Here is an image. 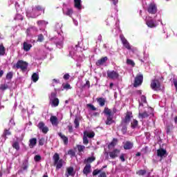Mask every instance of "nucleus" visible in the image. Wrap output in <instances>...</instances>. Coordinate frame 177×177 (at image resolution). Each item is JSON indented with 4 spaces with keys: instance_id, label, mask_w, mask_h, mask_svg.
Returning a JSON list of instances; mask_svg holds the SVG:
<instances>
[{
    "instance_id": "obj_1",
    "label": "nucleus",
    "mask_w": 177,
    "mask_h": 177,
    "mask_svg": "<svg viewBox=\"0 0 177 177\" xmlns=\"http://www.w3.org/2000/svg\"><path fill=\"white\" fill-rule=\"evenodd\" d=\"M15 67L17 69L19 68L22 73H26V71H27V68H28V64L26 61L18 60L12 68H15Z\"/></svg>"
},
{
    "instance_id": "obj_2",
    "label": "nucleus",
    "mask_w": 177,
    "mask_h": 177,
    "mask_svg": "<svg viewBox=\"0 0 177 177\" xmlns=\"http://www.w3.org/2000/svg\"><path fill=\"white\" fill-rule=\"evenodd\" d=\"M54 165H56V169H60L63 167V159H60V155L55 153L53 156Z\"/></svg>"
},
{
    "instance_id": "obj_3",
    "label": "nucleus",
    "mask_w": 177,
    "mask_h": 177,
    "mask_svg": "<svg viewBox=\"0 0 177 177\" xmlns=\"http://www.w3.org/2000/svg\"><path fill=\"white\" fill-rule=\"evenodd\" d=\"M104 114H106V120L105 121L106 125H111V124H114V120L111 117V110L107 107H105L104 109Z\"/></svg>"
},
{
    "instance_id": "obj_4",
    "label": "nucleus",
    "mask_w": 177,
    "mask_h": 177,
    "mask_svg": "<svg viewBox=\"0 0 177 177\" xmlns=\"http://www.w3.org/2000/svg\"><path fill=\"white\" fill-rule=\"evenodd\" d=\"M143 84V75L138 74L134 80L133 86L134 88H138V86H140Z\"/></svg>"
},
{
    "instance_id": "obj_5",
    "label": "nucleus",
    "mask_w": 177,
    "mask_h": 177,
    "mask_svg": "<svg viewBox=\"0 0 177 177\" xmlns=\"http://www.w3.org/2000/svg\"><path fill=\"white\" fill-rule=\"evenodd\" d=\"M106 75L109 80H117L120 77V73L117 71H107Z\"/></svg>"
},
{
    "instance_id": "obj_6",
    "label": "nucleus",
    "mask_w": 177,
    "mask_h": 177,
    "mask_svg": "<svg viewBox=\"0 0 177 177\" xmlns=\"http://www.w3.org/2000/svg\"><path fill=\"white\" fill-rule=\"evenodd\" d=\"M151 88L153 91H161V83L158 80H153L151 82Z\"/></svg>"
},
{
    "instance_id": "obj_7",
    "label": "nucleus",
    "mask_w": 177,
    "mask_h": 177,
    "mask_svg": "<svg viewBox=\"0 0 177 177\" xmlns=\"http://www.w3.org/2000/svg\"><path fill=\"white\" fill-rule=\"evenodd\" d=\"M147 12L150 15H156L157 13V6L155 3H150L147 8Z\"/></svg>"
},
{
    "instance_id": "obj_8",
    "label": "nucleus",
    "mask_w": 177,
    "mask_h": 177,
    "mask_svg": "<svg viewBox=\"0 0 177 177\" xmlns=\"http://www.w3.org/2000/svg\"><path fill=\"white\" fill-rule=\"evenodd\" d=\"M120 38L124 48H126V49H128V50H131V44H129V42H128V40L125 39V37L124 36V35H120Z\"/></svg>"
},
{
    "instance_id": "obj_9",
    "label": "nucleus",
    "mask_w": 177,
    "mask_h": 177,
    "mask_svg": "<svg viewBox=\"0 0 177 177\" xmlns=\"http://www.w3.org/2000/svg\"><path fill=\"white\" fill-rule=\"evenodd\" d=\"M37 127L43 133L46 134L47 132H49V128L45 126V123L44 122H39L37 124Z\"/></svg>"
},
{
    "instance_id": "obj_10",
    "label": "nucleus",
    "mask_w": 177,
    "mask_h": 177,
    "mask_svg": "<svg viewBox=\"0 0 177 177\" xmlns=\"http://www.w3.org/2000/svg\"><path fill=\"white\" fill-rule=\"evenodd\" d=\"M132 112L127 111L124 117V119L123 120V122L124 124H129V122H131V119L132 118Z\"/></svg>"
},
{
    "instance_id": "obj_11",
    "label": "nucleus",
    "mask_w": 177,
    "mask_h": 177,
    "mask_svg": "<svg viewBox=\"0 0 177 177\" xmlns=\"http://www.w3.org/2000/svg\"><path fill=\"white\" fill-rule=\"evenodd\" d=\"M109 154V157H111L112 160H114V158H117V157H118V154H120V150L118 149H115L112 151H110Z\"/></svg>"
},
{
    "instance_id": "obj_12",
    "label": "nucleus",
    "mask_w": 177,
    "mask_h": 177,
    "mask_svg": "<svg viewBox=\"0 0 177 177\" xmlns=\"http://www.w3.org/2000/svg\"><path fill=\"white\" fill-rule=\"evenodd\" d=\"M146 24L149 27V28H155V27H157V25H156V21L151 18L148 19L146 21Z\"/></svg>"
},
{
    "instance_id": "obj_13",
    "label": "nucleus",
    "mask_w": 177,
    "mask_h": 177,
    "mask_svg": "<svg viewBox=\"0 0 177 177\" xmlns=\"http://www.w3.org/2000/svg\"><path fill=\"white\" fill-rule=\"evenodd\" d=\"M58 136L61 138L62 140L64 142V145H68V137L64 136L62 133H58Z\"/></svg>"
},
{
    "instance_id": "obj_14",
    "label": "nucleus",
    "mask_w": 177,
    "mask_h": 177,
    "mask_svg": "<svg viewBox=\"0 0 177 177\" xmlns=\"http://www.w3.org/2000/svg\"><path fill=\"white\" fill-rule=\"evenodd\" d=\"M91 164H86L83 169V174L86 175V176H88V174H91Z\"/></svg>"
},
{
    "instance_id": "obj_15",
    "label": "nucleus",
    "mask_w": 177,
    "mask_h": 177,
    "mask_svg": "<svg viewBox=\"0 0 177 177\" xmlns=\"http://www.w3.org/2000/svg\"><path fill=\"white\" fill-rule=\"evenodd\" d=\"M167 155V150L164 149H159L157 150V156L158 157H160V158H162L164 156Z\"/></svg>"
},
{
    "instance_id": "obj_16",
    "label": "nucleus",
    "mask_w": 177,
    "mask_h": 177,
    "mask_svg": "<svg viewBox=\"0 0 177 177\" xmlns=\"http://www.w3.org/2000/svg\"><path fill=\"white\" fill-rule=\"evenodd\" d=\"M32 12H43V15H45V8L42 7V6L37 5L32 8Z\"/></svg>"
},
{
    "instance_id": "obj_17",
    "label": "nucleus",
    "mask_w": 177,
    "mask_h": 177,
    "mask_svg": "<svg viewBox=\"0 0 177 177\" xmlns=\"http://www.w3.org/2000/svg\"><path fill=\"white\" fill-rule=\"evenodd\" d=\"M124 150H131L133 147V142L131 141H127L123 146Z\"/></svg>"
},
{
    "instance_id": "obj_18",
    "label": "nucleus",
    "mask_w": 177,
    "mask_h": 177,
    "mask_svg": "<svg viewBox=\"0 0 177 177\" xmlns=\"http://www.w3.org/2000/svg\"><path fill=\"white\" fill-rule=\"evenodd\" d=\"M37 146V139L35 138H30L29 140V147L30 149H34Z\"/></svg>"
},
{
    "instance_id": "obj_19",
    "label": "nucleus",
    "mask_w": 177,
    "mask_h": 177,
    "mask_svg": "<svg viewBox=\"0 0 177 177\" xmlns=\"http://www.w3.org/2000/svg\"><path fill=\"white\" fill-rule=\"evenodd\" d=\"M107 57H102L101 59H98L95 64L96 66H102V64H104V63H106V62H107Z\"/></svg>"
},
{
    "instance_id": "obj_20",
    "label": "nucleus",
    "mask_w": 177,
    "mask_h": 177,
    "mask_svg": "<svg viewBox=\"0 0 177 177\" xmlns=\"http://www.w3.org/2000/svg\"><path fill=\"white\" fill-rule=\"evenodd\" d=\"M96 100L100 107H103L104 106V104H106V99L104 97H97L96 98Z\"/></svg>"
},
{
    "instance_id": "obj_21",
    "label": "nucleus",
    "mask_w": 177,
    "mask_h": 177,
    "mask_svg": "<svg viewBox=\"0 0 177 177\" xmlns=\"http://www.w3.org/2000/svg\"><path fill=\"white\" fill-rule=\"evenodd\" d=\"M104 168H107V165H104L102 167V168L101 169H95L93 171V176H96L97 175H99V174H102V171H103V169H104Z\"/></svg>"
},
{
    "instance_id": "obj_22",
    "label": "nucleus",
    "mask_w": 177,
    "mask_h": 177,
    "mask_svg": "<svg viewBox=\"0 0 177 177\" xmlns=\"http://www.w3.org/2000/svg\"><path fill=\"white\" fill-rule=\"evenodd\" d=\"M117 143H118V139L113 138L111 143L108 145V149H113V147H115Z\"/></svg>"
},
{
    "instance_id": "obj_23",
    "label": "nucleus",
    "mask_w": 177,
    "mask_h": 177,
    "mask_svg": "<svg viewBox=\"0 0 177 177\" xmlns=\"http://www.w3.org/2000/svg\"><path fill=\"white\" fill-rule=\"evenodd\" d=\"M66 171H67V173H68V174H66V177L74 176V174H73L74 167H68L66 169Z\"/></svg>"
},
{
    "instance_id": "obj_24",
    "label": "nucleus",
    "mask_w": 177,
    "mask_h": 177,
    "mask_svg": "<svg viewBox=\"0 0 177 177\" xmlns=\"http://www.w3.org/2000/svg\"><path fill=\"white\" fill-rule=\"evenodd\" d=\"M31 48H32V45H31V44H28L26 41L24 42V50H25V52H28Z\"/></svg>"
},
{
    "instance_id": "obj_25",
    "label": "nucleus",
    "mask_w": 177,
    "mask_h": 177,
    "mask_svg": "<svg viewBox=\"0 0 177 177\" xmlns=\"http://www.w3.org/2000/svg\"><path fill=\"white\" fill-rule=\"evenodd\" d=\"M74 6L76 9L81 10L82 9V6L81 5V0H74Z\"/></svg>"
},
{
    "instance_id": "obj_26",
    "label": "nucleus",
    "mask_w": 177,
    "mask_h": 177,
    "mask_svg": "<svg viewBox=\"0 0 177 177\" xmlns=\"http://www.w3.org/2000/svg\"><path fill=\"white\" fill-rule=\"evenodd\" d=\"M84 136L86 138H89V139H92V138H95V132L92 131L91 133L85 131H84Z\"/></svg>"
},
{
    "instance_id": "obj_27",
    "label": "nucleus",
    "mask_w": 177,
    "mask_h": 177,
    "mask_svg": "<svg viewBox=\"0 0 177 177\" xmlns=\"http://www.w3.org/2000/svg\"><path fill=\"white\" fill-rule=\"evenodd\" d=\"M96 160V158L95 156L88 157L87 159L84 160V164H91V162H93Z\"/></svg>"
},
{
    "instance_id": "obj_28",
    "label": "nucleus",
    "mask_w": 177,
    "mask_h": 177,
    "mask_svg": "<svg viewBox=\"0 0 177 177\" xmlns=\"http://www.w3.org/2000/svg\"><path fill=\"white\" fill-rule=\"evenodd\" d=\"M6 52V48L3 46V44H0V56H5V53Z\"/></svg>"
},
{
    "instance_id": "obj_29",
    "label": "nucleus",
    "mask_w": 177,
    "mask_h": 177,
    "mask_svg": "<svg viewBox=\"0 0 177 177\" xmlns=\"http://www.w3.org/2000/svg\"><path fill=\"white\" fill-rule=\"evenodd\" d=\"M50 121L52 124V125H57V117L56 116H51L50 118Z\"/></svg>"
},
{
    "instance_id": "obj_30",
    "label": "nucleus",
    "mask_w": 177,
    "mask_h": 177,
    "mask_svg": "<svg viewBox=\"0 0 177 177\" xmlns=\"http://www.w3.org/2000/svg\"><path fill=\"white\" fill-rule=\"evenodd\" d=\"M37 26L39 27H45L46 26V24H48V23L46 21H45L44 20H39L37 21Z\"/></svg>"
},
{
    "instance_id": "obj_31",
    "label": "nucleus",
    "mask_w": 177,
    "mask_h": 177,
    "mask_svg": "<svg viewBox=\"0 0 177 177\" xmlns=\"http://www.w3.org/2000/svg\"><path fill=\"white\" fill-rule=\"evenodd\" d=\"M38 80H39V76L38 75V73H34L32 75V81H33V82H37Z\"/></svg>"
},
{
    "instance_id": "obj_32",
    "label": "nucleus",
    "mask_w": 177,
    "mask_h": 177,
    "mask_svg": "<svg viewBox=\"0 0 177 177\" xmlns=\"http://www.w3.org/2000/svg\"><path fill=\"white\" fill-rule=\"evenodd\" d=\"M12 147L13 149H15L17 151H19L20 150V145L19 144V142L15 141L12 143Z\"/></svg>"
},
{
    "instance_id": "obj_33",
    "label": "nucleus",
    "mask_w": 177,
    "mask_h": 177,
    "mask_svg": "<svg viewBox=\"0 0 177 177\" xmlns=\"http://www.w3.org/2000/svg\"><path fill=\"white\" fill-rule=\"evenodd\" d=\"M139 118H147L149 117V113L145 111L143 113H140L138 114Z\"/></svg>"
},
{
    "instance_id": "obj_34",
    "label": "nucleus",
    "mask_w": 177,
    "mask_h": 177,
    "mask_svg": "<svg viewBox=\"0 0 177 177\" xmlns=\"http://www.w3.org/2000/svg\"><path fill=\"white\" fill-rule=\"evenodd\" d=\"M59 98L53 99L52 104L53 106H54V107H57V106H59Z\"/></svg>"
},
{
    "instance_id": "obj_35",
    "label": "nucleus",
    "mask_w": 177,
    "mask_h": 177,
    "mask_svg": "<svg viewBox=\"0 0 177 177\" xmlns=\"http://www.w3.org/2000/svg\"><path fill=\"white\" fill-rule=\"evenodd\" d=\"M174 129V125L173 124H169L166 127V132L168 134L171 133V131Z\"/></svg>"
},
{
    "instance_id": "obj_36",
    "label": "nucleus",
    "mask_w": 177,
    "mask_h": 177,
    "mask_svg": "<svg viewBox=\"0 0 177 177\" xmlns=\"http://www.w3.org/2000/svg\"><path fill=\"white\" fill-rule=\"evenodd\" d=\"M6 89H9V85L7 84H1L0 85V91H6Z\"/></svg>"
},
{
    "instance_id": "obj_37",
    "label": "nucleus",
    "mask_w": 177,
    "mask_h": 177,
    "mask_svg": "<svg viewBox=\"0 0 177 177\" xmlns=\"http://www.w3.org/2000/svg\"><path fill=\"white\" fill-rule=\"evenodd\" d=\"M73 13H74L73 8H67V10H66L65 15L66 16H69L70 17H71V15H73Z\"/></svg>"
},
{
    "instance_id": "obj_38",
    "label": "nucleus",
    "mask_w": 177,
    "mask_h": 177,
    "mask_svg": "<svg viewBox=\"0 0 177 177\" xmlns=\"http://www.w3.org/2000/svg\"><path fill=\"white\" fill-rule=\"evenodd\" d=\"M127 64H128V66H131V67H135V65H136L135 62L129 59H127Z\"/></svg>"
},
{
    "instance_id": "obj_39",
    "label": "nucleus",
    "mask_w": 177,
    "mask_h": 177,
    "mask_svg": "<svg viewBox=\"0 0 177 177\" xmlns=\"http://www.w3.org/2000/svg\"><path fill=\"white\" fill-rule=\"evenodd\" d=\"M138 120H133V122L131 123V128L133 129H135V128H136V127H138Z\"/></svg>"
},
{
    "instance_id": "obj_40",
    "label": "nucleus",
    "mask_w": 177,
    "mask_h": 177,
    "mask_svg": "<svg viewBox=\"0 0 177 177\" xmlns=\"http://www.w3.org/2000/svg\"><path fill=\"white\" fill-rule=\"evenodd\" d=\"M44 39H45V37H44V35L39 34V35L37 36V42H44Z\"/></svg>"
},
{
    "instance_id": "obj_41",
    "label": "nucleus",
    "mask_w": 177,
    "mask_h": 177,
    "mask_svg": "<svg viewBox=\"0 0 177 177\" xmlns=\"http://www.w3.org/2000/svg\"><path fill=\"white\" fill-rule=\"evenodd\" d=\"M75 128H78L80 127V119L76 118L74 120Z\"/></svg>"
},
{
    "instance_id": "obj_42",
    "label": "nucleus",
    "mask_w": 177,
    "mask_h": 177,
    "mask_svg": "<svg viewBox=\"0 0 177 177\" xmlns=\"http://www.w3.org/2000/svg\"><path fill=\"white\" fill-rule=\"evenodd\" d=\"M77 150L79 153H81L85 150V146L84 145H77Z\"/></svg>"
},
{
    "instance_id": "obj_43",
    "label": "nucleus",
    "mask_w": 177,
    "mask_h": 177,
    "mask_svg": "<svg viewBox=\"0 0 177 177\" xmlns=\"http://www.w3.org/2000/svg\"><path fill=\"white\" fill-rule=\"evenodd\" d=\"M137 174L140 175V176H143L146 175V170L140 169L137 172Z\"/></svg>"
},
{
    "instance_id": "obj_44",
    "label": "nucleus",
    "mask_w": 177,
    "mask_h": 177,
    "mask_svg": "<svg viewBox=\"0 0 177 177\" xmlns=\"http://www.w3.org/2000/svg\"><path fill=\"white\" fill-rule=\"evenodd\" d=\"M34 160H35V161L36 162H39V161H40L41 160H42V158L41 157L40 155H36V156H35V157H34Z\"/></svg>"
},
{
    "instance_id": "obj_45",
    "label": "nucleus",
    "mask_w": 177,
    "mask_h": 177,
    "mask_svg": "<svg viewBox=\"0 0 177 177\" xmlns=\"http://www.w3.org/2000/svg\"><path fill=\"white\" fill-rule=\"evenodd\" d=\"M11 135V133L9 130L8 129H5L4 130V132H3V136H4L5 138H6V136H9Z\"/></svg>"
},
{
    "instance_id": "obj_46",
    "label": "nucleus",
    "mask_w": 177,
    "mask_h": 177,
    "mask_svg": "<svg viewBox=\"0 0 177 177\" xmlns=\"http://www.w3.org/2000/svg\"><path fill=\"white\" fill-rule=\"evenodd\" d=\"M13 78V73L9 72L6 75V79L7 80H12Z\"/></svg>"
},
{
    "instance_id": "obj_47",
    "label": "nucleus",
    "mask_w": 177,
    "mask_h": 177,
    "mask_svg": "<svg viewBox=\"0 0 177 177\" xmlns=\"http://www.w3.org/2000/svg\"><path fill=\"white\" fill-rule=\"evenodd\" d=\"M45 145V138H41L39 139V146H44Z\"/></svg>"
},
{
    "instance_id": "obj_48",
    "label": "nucleus",
    "mask_w": 177,
    "mask_h": 177,
    "mask_svg": "<svg viewBox=\"0 0 177 177\" xmlns=\"http://www.w3.org/2000/svg\"><path fill=\"white\" fill-rule=\"evenodd\" d=\"M89 143V140H88V137H86V136H83V144L84 145H88Z\"/></svg>"
},
{
    "instance_id": "obj_49",
    "label": "nucleus",
    "mask_w": 177,
    "mask_h": 177,
    "mask_svg": "<svg viewBox=\"0 0 177 177\" xmlns=\"http://www.w3.org/2000/svg\"><path fill=\"white\" fill-rule=\"evenodd\" d=\"M87 107H89L92 111H96V107H95V106H93L92 104H88Z\"/></svg>"
},
{
    "instance_id": "obj_50",
    "label": "nucleus",
    "mask_w": 177,
    "mask_h": 177,
    "mask_svg": "<svg viewBox=\"0 0 177 177\" xmlns=\"http://www.w3.org/2000/svg\"><path fill=\"white\" fill-rule=\"evenodd\" d=\"M68 154L69 156H71V157H74L75 156V151H74V150L73 149H70L68 151Z\"/></svg>"
},
{
    "instance_id": "obj_51",
    "label": "nucleus",
    "mask_w": 177,
    "mask_h": 177,
    "mask_svg": "<svg viewBox=\"0 0 177 177\" xmlns=\"http://www.w3.org/2000/svg\"><path fill=\"white\" fill-rule=\"evenodd\" d=\"M62 86H63V89H66V90L71 89V86L68 83H67L65 85L62 84Z\"/></svg>"
},
{
    "instance_id": "obj_52",
    "label": "nucleus",
    "mask_w": 177,
    "mask_h": 177,
    "mask_svg": "<svg viewBox=\"0 0 177 177\" xmlns=\"http://www.w3.org/2000/svg\"><path fill=\"white\" fill-rule=\"evenodd\" d=\"M56 96H57V93L56 92H53L50 94V99H57Z\"/></svg>"
},
{
    "instance_id": "obj_53",
    "label": "nucleus",
    "mask_w": 177,
    "mask_h": 177,
    "mask_svg": "<svg viewBox=\"0 0 177 177\" xmlns=\"http://www.w3.org/2000/svg\"><path fill=\"white\" fill-rule=\"evenodd\" d=\"M121 131H122V133L123 135H125V133H127V126H123Z\"/></svg>"
},
{
    "instance_id": "obj_54",
    "label": "nucleus",
    "mask_w": 177,
    "mask_h": 177,
    "mask_svg": "<svg viewBox=\"0 0 177 177\" xmlns=\"http://www.w3.org/2000/svg\"><path fill=\"white\" fill-rule=\"evenodd\" d=\"M86 86H87L88 88H91V82L89 80L86 82V84L83 86V88H85Z\"/></svg>"
},
{
    "instance_id": "obj_55",
    "label": "nucleus",
    "mask_w": 177,
    "mask_h": 177,
    "mask_svg": "<svg viewBox=\"0 0 177 177\" xmlns=\"http://www.w3.org/2000/svg\"><path fill=\"white\" fill-rule=\"evenodd\" d=\"M35 27H34V26H30V28H28L26 29V32H27L28 34H30V32H31V30H35Z\"/></svg>"
},
{
    "instance_id": "obj_56",
    "label": "nucleus",
    "mask_w": 177,
    "mask_h": 177,
    "mask_svg": "<svg viewBox=\"0 0 177 177\" xmlns=\"http://www.w3.org/2000/svg\"><path fill=\"white\" fill-rule=\"evenodd\" d=\"M124 154L122 153L120 156V160L122 161V162H124L125 161V157H124Z\"/></svg>"
},
{
    "instance_id": "obj_57",
    "label": "nucleus",
    "mask_w": 177,
    "mask_h": 177,
    "mask_svg": "<svg viewBox=\"0 0 177 177\" xmlns=\"http://www.w3.org/2000/svg\"><path fill=\"white\" fill-rule=\"evenodd\" d=\"M64 80H65L66 81H67L68 80H70V74L66 73L64 75Z\"/></svg>"
},
{
    "instance_id": "obj_58",
    "label": "nucleus",
    "mask_w": 177,
    "mask_h": 177,
    "mask_svg": "<svg viewBox=\"0 0 177 177\" xmlns=\"http://www.w3.org/2000/svg\"><path fill=\"white\" fill-rule=\"evenodd\" d=\"M173 82L177 92V79H173Z\"/></svg>"
},
{
    "instance_id": "obj_59",
    "label": "nucleus",
    "mask_w": 177,
    "mask_h": 177,
    "mask_svg": "<svg viewBox=\"0 0 177 177\" xmlns=\"http://www.w3.org/2000/svg\"><path fill=\"white\" fill-rule=\"evenodd\" d=\"M98 177H107V175H106V172L102 171L100 174V175L98 176Z\"/></svg>"
},
{
    "instance_id": "obj_60",
    "label": "nucleus",
    "mask_w": 177,
    "mask_h": 177,
    "mask_svg": "<svg viewBox=\"0 0 177 177\" xmlns=\"http://www.w3.org/2000/svg\"><path fill=\"white\" fill-rule=\"evenodd\" d=\"M68 129L69 133H73V126L72 125H68Z\"/></svg>"
},
{
    "instance_id": "obj_61",
    "label": "nucleus",
    "mask_w": 177,
    "mask_h": 177,
    "mask_svg": "<svg viewBox=\"0 0 177 177\" xmlns=\"http://www.w3.org/2000/svg\"><path fill=\"white\" fill-rule=\"evenodd\" d=\"M142 151L146 154L149 151V147H145L142 149Z\"/></svg>"
},
{
    "instance_id": "obj_62",
    "label": "nucleus",
    "mask_w": 177,
    "mask_h": 177,
    "mask_svg": "<svg viewBox=\"0 0 177 177\" xmlns=\"http://www.w3.org/2000/svg\"><path fill=\"white\" fill-rule=\"evenodd\" d=\"M3 71L0 68V78H2V77L3 76Z\"/></svg>"
},
{
    "instance_id": "obj_63",
    "label": "nucleus",
    "mask_w": 177,
    "mask_h": 177,
    "mask_svg": "<svg viewBox=\"0 0 177 177\" xmlns=\"http://www.w3.org/2000/svg\"><path fill=\"white\" fill-rule=\"evenodd\" d=\"M112 2L113 3V5H116L118 3V0H112Z\"/></svg>"
},
{
    "instance_id": "obj_64",
    "label": "nucleus",
    "mask_w": 177,
    "mask_h": 177,
    "mask_svg": "<svg viewBox=\"0 0 177 177\" xmlns=\"http://www.w3.org/2000/svg\"><path fill=\"white\" fill-rule=\"evenodd\" d=\"M141 99L142 101L146 102V96L142 95Z\"/></svg>"
}]
</instances>
